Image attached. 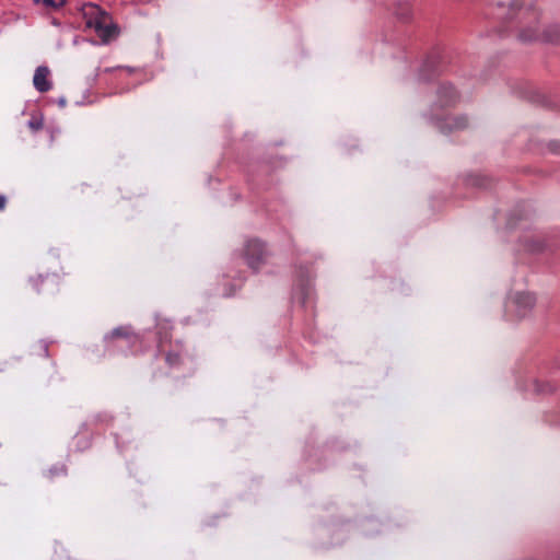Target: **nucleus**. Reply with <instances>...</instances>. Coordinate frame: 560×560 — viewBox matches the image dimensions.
Returning a JSON list of instances; mask_svg holds the SVG:
<instances>
[{
    "label": "nucleus",
    "instance_id": "obj_21",
    "mask_svg": "<svg viewBox=\"0 0 560 560\" xmlns=\"http://www.w3.org/2000/svg\"><path fill=\"white\" fill-rule=\"evenodd\" d=\"M5 201H7L5 197L1 195L0 196V210L4 208Z\"/></svg>",
    "mask_w": 560,
    "mask_h": 560
},
{
    "label": "nucleus",
    "instance_id": "obj_7",
    "mask_svg": "<svg viewBox=\"0 0 560 560\" xmlns=\"http://www.w3.org/2000/svg\"><path fill=\"white\" fill-rule=\"evenodd\" d=\"M440 57L436 54L430 55L422 63L419 77L423 82H430L439 75Z\"/></svg>",
    "mask_w": 560,
    "mask_h": 560
},
{
    "label": "nucleus",
    "instance_id": "obj_2",
    "mask_svg": "<svg viewBox=\"0 0 560 560\" xmlns=\"http://www.w3.org/2000/svg\"><path fill=\"white\" fill-rule=\"evenodd\" d=\"M82 12L86 20V26L93 27L103 43L107 44L119 35V26L113 22L109 13L100 5L86 3L83 5Z\"/></svg>",
    "mask_w": 560,
    "mask_h": 560
},
{
    "label": "nucleus",
    "instance_id": "obj_16",
    "mask_svg": "<svg viewBox=\"0 0 560 560\" xmlns=\"http://www.w3.org/2000/svg\"><path fill=\"white\" fill-rule=\"evenodd\" d=\"M165 359L170 365H177L180 363V354L177 352H167Z\"/></svg>",
    "mask_w": 560,
    "mask_h": 560
},
{
    "label": "nucleus",
    "instance_id": "obj_19",
    "mask_svg": "<svg viewBox=\"0 0 560 560\" xmlns=\"http://www.w3.org/2000/svg\"><path fill=\"white\" fill-rule=\"evenodd\" d=\"M28 125H30V127H31L32 129H34V130H39V129H42V128H43V122H42V121H39V120H31V121L28 122Z\"/></svg>",
    "mask_w": 560,
    "mask_h": 560
},
{
    "label": "nucleus",
    "instance_id": "obj_15",
    "mask_svg": "<svg viewBox=\"0 0 560 560\" xmlns=\"http://www.w3.org/2000/svg\"><path fill=\"white\" fill-rule=\"evenodd\" d=\"M555 390H556V387L550 382L539 381V380L534 381V392L537 395L552 394V393H555Z\"/></svg>",
    "mask_w": 560,
    "mask_h": 560
},
{
    "label": "nucleus",
    "instance_id": "obj_3",
    "mask_svg": "<svg viewBox=\"0 0 560 560\" xmlns=\"http://www.w3.org/2000/svg\"><path fill=\"white\" fill-rule=\"evenodd\" d=\"M430 121L445 135L462 131L468 128L469 119L465 114L440 116L435 113L429 115Z\"/></svg>",
    "mask_w": 560,
    "mask_h": 560
},
{
    "label": "nucleus",
    "instance_id": "obj_18",
    "mask_svg": "<svg viewBox=\"0 0 560 560\" xmlns=\"http://www.w3.org/2000/svg\"><path fill=\"white\" fill-rule=\"evenodd\" d=\"M43 3L46 7H50V8H54V9H59L60 7L65 5L66 0H60L59 2H57L55 0H43Z\"/></svg>",
    "mask_w": 560,
    "mask_h": 560
},
{
    "label": "nucleus",
    "instance_id": "obj_1",
    "mask_svg": "<svg viewBox=\"0 0 560 560\" xmlns=\"http://www.w3.org/2000/svg\"><path fill=\"white\" fill-rule=\"evenodd\" d=\"M498 9L509 8L506 15L498 14L499 19H516L517 38L523 43L537 42L540 39V18L541 12L535 8L521 9L518 0L508 2L499 1Z\"/></svg>",
    "mask_w": 560,
    "mask_h": 560
},
{
    "label": "nucleus",
    "instance_id": "obj_9",
    "mask_svg": "<svg viewBox=\"0 0 560 560\" xmlns=\"http://www.w3.org/2000/svg\"><path fill=\"white\" fill-rule=\"evenodd\" d=\"M537 42L560 45V26L558 24H550L540 30V39Z\"/></svg>",
    "mask_w": 560,
    "mask_h": 560
},
{
    "label": "nucleus",
    "instance_id": "obj_8",
    "mask_svg": "<svg viewBox=\"0 0 560 560\" xmlns=\"http://www.w3.org/2000/svg\"><path fill=\"white\" fill-rule=\"evenodd\" d=\"M49 75V70L45 66H40L36 69L34 74V86L40 93H45L50 90L51 83L47 79Z\"/></svg>",
    "mask_w": 560,
    "mask_h": 560
},
{
    "label": "nucleus",
    "instance_id": "obj_14",
    "mask_svg": "<svg viewBox=\"0 0 560 560\" xmlns=\"http://www.w3.org/2000/svg\"><path fill=\"white\" fill-rule=\"evenodd\" d=\"M394 14L401 22H408L411 19V7L409 3H397Z\"/></svg>",
    "mask_w": 560,
    "mask_h": 560
},
{
    "label": "nucleus",
    "instance_id": "obj_12",
    "mask_svg": "<svg viewBox=\"0 0 560 560\" xmlns=\"http://www.w3.org/2000/svg\"><path fill=\"white\" fill-rule=\"evenodd\" d=\"M523 247L530 254H539L546 249V243L542 238L529 237L523 241Z\"/></svg>",
    "mask_w": 560,
    "mask_h": 560
},
{
    "label": "nucleus",
    "instance_id": "obj_22",
    "mask_svg": "<svg viewBox=\"0 0 560 560\" xmlns=\"http://www.w3.org/2000/svg\"><path fill=\"white\" fill-rule=\"evenodd\" d=\"M59 105L63 106L66 104V101L63 98L59 100Z\"/></svg>",
    "mask_w": 560,
    "mask_h": 560
},
{
    "label": "nucleus",
    "instance_id": "obj_20",
    "mask_svg": "<svg viewBox=\"0 0 560 560\" xmlns=\"http://www.w3.org/2000/svg\"><path fill=\"white\" fill-rule=\"evenodd\" d=\"M236 290H237L236 285L230 283L229 287H228V291H226L225 295L226 296H233L236 293Z\"/></svg>",
    "mask_w": 560,
    "mask_h": 560
},
{
    "label": "nucleus",
    "instance_id": "obj_11",
    "mask_svg": "<svg viewBox=\"0 0 560 560\" xmlns=\"http://www.w3.org/2000/svg\"><path fill=\"white\" fill-rule=\"evenodd\" d=\"M118 338L128 339L131 343L139 341V336L133 332L128 326H120L115 328L109 335L105 337L106 340H115Z\"/></svg>",
    "mask_w": 560,
    "mask_h": 560
},
{
    "label": "nucleus",
    "instance_id": "obj_6",
    "mask_svg": "<svg viewBox=\"0 0 560 560\" xmlns=\"http://www.w3.org/2000/svg\"><path fill=\"white\" fill-rule=\"evenodd\" d=\"M513 303L516 306L517 317L523 318L534 308L536 296L530 292H517L513 296Z\"/></svg>",
    "mask_w": 560,
    "mask_h": 560
},
{
    "label": "nucleus",
    "instance_id": "obj_23",
    "mask_svg": "<svg viewBox=\"0 0 560 560\" xmlns=\"http://www.w3.org/2000/svg\"><path fill=\"white\" fill-rule=\"evenodd\" d=\"M559 368H560V359H559V363H558Z\"/></svg>",
    "mask_w": 560,
    "mask_h": 560
},
{
    "label": "nucleus",
    "instance_id": "obj_10",
    "mask_svg": "<svg viewBox=\"0 0 560 560\" xmlns=\"http://www.w3.org/2000/svg\"><path fill=\"white\" fill-rule=\"evenodd\" d=\"M493 178L483 174H469L465 177V185L468 187L487 189L493 186Z\"/></svg>",
    "mask_w": 560,
    "mask_h": 560
},
{
    "label": "nucleus",
    "instance_id": "obj_17",
    "mask_svg": "<svg viewBox=\"0 0 560 560\" xmlns=\"http://www.w3.org/2000/svg\"><path fill=\"white\" fill-rule=\"evenodd\" d=\"M550 153L560 155V140H551L547 143Z\"/></svg>",
    "mask_w": 560,
    "mask_h": 560
},
{
    "label": "nucleus",
    "instance_id": "obj_13",
    "mask_svg": "<svg viewBox=\"0 0 560 560\" xmlns=\"http://www.w3.org/2000/svg\"><path fill=\"white\" fill-rule=\"evenodd\" d=\"M528 219V213L525 209L523 208H518V209H515L513 210L510 214H509V218H508V222H506V225L510 228V229H513L517 225V223L522 220H526Z\"/></svg>",
    "mask_w": 560,
    "mask_h": 560
},
{
    "label": "nucleus",
    "instance_id": "obj_5",
    "mask_svg": "<svg viewBox=\"0 0 560 560\" xmlns=\"http://www.w3.org/2000/svg\"><path fill=\"white\" fill-rule=\"evenodd\" d=\"M438 101L432 106V112L435 108L444 109L454 107L459 101V93L451 83H441L436 91Z\"/></svg>",
    "mask_w": 560,
    "mask_h": 560
},
{
    "label": "nucleus",
    "instance_id": "obj_4",
    "mask_svg": "<svg viewBox=\"0 0 560 560\" xmlns=\"http://www.w3.org/2000/svg\"><path fill=\"white\" fill-rule=\"evenodd\" d=\"M243 258L247 266L254 271L258 272L261 265H265L268 257L266 245L259 240H249L244 246Z\"/></svg>",
    "mask_w": 560,
    "mask_h": 560
}]
</instances>
